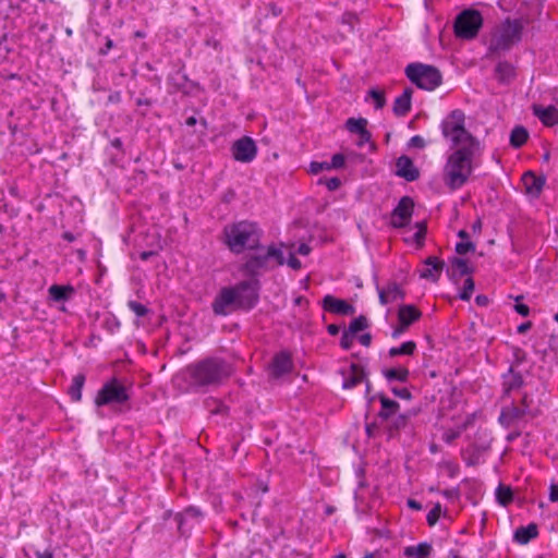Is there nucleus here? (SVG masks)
I'll list each match as a JSON object with an SVG mask.
<instances>
[{
  "label": "nucleus",
  "instance_id": "f257e3e1",
  "mask_svg": "<svg viewBox=\"0 0 558 558\" xmlns=\"http://www.w3.org/2000/svg\"><path fill=\"white\" fill-rule=\"evenodd\" d=\"M189 384L195 391L219 387L232 374L231 365L221 357L209 356L186 366Z\"/></svg>",
  "mask_w": 558,
  "mask_h": 558
},
{
  "label": "nucleus",
  "instance_id": "f03ea898",
  "mask_svg": "<svg viewBox=\"0 0 558 558\" xmlns=\"http://www.w3.org/2000/svg\"><path fill=\"white\" fill-rule=\"evenodd\" d=\"M223 243L233 254L262 248L264 230L256 221L240 220L229 223L222 230Z\"/></svg>",
  "mask_w": 558,
  "mask_h": 558
},
{
  "label": "nucleus",
  "instance_id": "7ed1b4c3",
  "mask_svg": "<svg viewBox=\"0 0 558 558\" xmlns=\"http://www.w3.org/2000/svg\"><path fill=\"white\" fill-rule=\"evenodd\" d=\"M448 156L444 168L445 184L452 191L462 187L474 169V157L481 151L480 146L462 145Z\"/></svg>",
  "mask_w": 558,
  "mask_h": 558
},
{
  "label": "nucleus",
  "instance_id": "20e7f679",
  "mask_svg": "<svg viewBox=\"0 0 558 558\" xmlns=\"http://www.w3.org/2000/svg\"><path fill=\"white\" fill-rule=\"evenodd\" d=\"M130 399V387L119 378L112 377L98 390L95 405L98 408L110 407L116 413H125L131 410Z\"/></svg>",
  "mask_w": 558,
  "mask_h": 558
},
{
  "label": "nucleus",
  "instance_id": "39448f33",
  "mask_svg": "<svg viewBox=\"0 0 558 558\" xmlns=\"http://www.w3.org/2000/svg\"><path fill=\"white\" fill-rule=\"evenodd\" d=\"M522 33V21L507 17L500 27L492 35L486 57L493 58L509 51L513 45L521 41Z\"/></svg>",
  "mask_w": 558,
  "mask_h": 558
},
{
  "label": "nucleus",
  "instance_id": "423d86ee",
  "mask_svg": "<svg viewBox=\"0 0 558 558\" xmlns=\"http://www.w3.org/2000/svg\"><path fill=\"white\" fill-rule=\"evenodd\" d=\"M465 114L460 109L452 110L441 122L442 136L451 142V147L462 145L480 146V141L464 126Z\"/></svg>",
  "mask_w": 558,
  "mask_h": 558
},
{
  "label": "nucleus",
  "instance_id": "0eeeda50",
  "mask_svg": "<svg viewBox=\"0 0 558 558\" xmlns=\"http://www.w3.org/2000/svg\"><path fill=\"white\" fill-rule=\"evenodd\" d=\"M404 73L412 84L424 90H435L442 83L440 71L430 64L413 62L405 66Z\"/></svg>",
  "mask_w": 558,
  "mask_h": 558
},
{
  "label": "nucleus",
  "instance_id": "6e6552de",
  "mask_svg": "<svg viewBox=\"0 0 558 558\" xmlns=\"http://www.w3.org/2000/svg\"><path fill=\"white\" fill-rule=\"evenodd\" d=\"M484 19L478 10L464 9L453 21L454 36L462 40H473L483 27Z\"/></svg>",
  "mask_w": 558,
  "mask_h": 558
},
{
  "label": "nucleus",
  "instance_id": "1a4fd4ad",
  "mask_svg": "<svg viewBox=\"0 0 558 558\" xmlns=\"http://www.w3.org/2000/svg\"><path fill=\"white\" fill-rule=\"evenodd\" d=\"M235 290L238 308L250 312L256 307L260 299L262 282L259 279H245L232 287Z\"/></svg>",
  "mask_w": 558,
  "mask_h": 558
},
{
  "label": "nucleus",
  "instance_id": "9d476101",
  "mask_svg": "<svg viewBox=\"0 0 558 558\" xmlns=\"http://www.w3.org/2000/svg\"><path fill=\"white\" fill-rule=\"evenodd\" d=\"M275 268L269 265L267 256L264 253V245L262 248L248 251L244 257L243 263L240 265V272L248 279H259L264 272L270 271Z\"/></svg>",
  "mask_w": 558,
  "mask_h": 558
},
{
  "label": "nucleus",
  "instance_id": "9b49d317",
  "mask_svg": "<svg viewBox=\"0 0 558 558\" xmlns=\"http://www.w3.org/2000/svg\"><path fill=\"white\" fill-rule=\"evenodd\" d=\"M211 310L216 316H228L232 312L240 311L235 290L232 287L221 288L211 303Z\"/></svg>",
  "mask_w": 558,
  "mask_h": 558
},
{
  "label": "nucleus",
  "instance_id": "f8f14e48",
  "mask_svg": "<svg viewBox=\"0 0 558 558\" xmlns=\"http://www.w3.org/2000/svg\"><path fill=\"white\" fill-rule=\"evenodd\" d=\"M414 211V201L410 196L400 198L398 205L390 214V226L396 229H402L410 225Z\"/></svg>",
  "mask_w": 558,
  "mask_h": 558
},
{
  "label": "nucleus",
  "instance_id": "ddd939ff",
  "mask_svg": "<svg viewBox=\"0 0 558 558\" xmlns=\"http://www.w3.org/2000/svg\"><path fill=\"white\" fill-rule=\"evenodd\" d=\"M422 316L421 311L412 304H402L398 310V326L391 332L393 339L399 338Z\"/></svg>",
  "mask_w": 558,
  "mask_h": 558
},
{
  "label": "nucleus",
  "instance_id": "4468645a",
  "mask_svg": "<svg viewBox=\"0 0 558 558\" xmlns=\"http://www.w3.org/2000/svg\"><path fill=\"white\" fill-rule=\"evenodd\" d=\"M231 154L234 160L243 163H250L257 156L256 143L250 136H242L233 142L231 146Z\"/></svg>",
  "mask_w": 558,
  "mask_h": 558
},
{
  "label": "nucleus",
  "instance_id": "2eb2a0df",
  "mask_svg": "<svg viewBox=\"0 0 558 558\" xmlns=\"http://www.w3.org/2000/svg\"><path fill=\"white\" fill-rule=\"evenodd\" d=\"M203 519V512L195 506L186 507L182 512H178L174 520L178 524L180 535L187 536L190 531Z\"/></svg>",
  "mask_w": 558,
  "mask_h": 558
},
{
  "label": "nucleus",
  "instance_id": "dca6fc26",
  "mask_svg": "<svg viewBox=\"0 0 558 558\" xmlns=\"http://www.w3.org/2000/svg\"><path fill=\"white\" fill-rule=\"evenodd\" d=\"M449 267L446 269V275L449 280L453 283H458L464 276H471L474 274L475 268L469 264V262L459 256H451L448 259Z\"/></svg>",
  "mask_w": 558,
  "mask_h": 558
},
{
  "label": "nucleus",
  "instance_id": "f3484780",
  "mask_svg": "<svg viewBox=\"0 0 558 558\" xmlns=\"http://www.w3.org/2000/svg\"><path fill=\"white\" fill-rule=\"evenodd\" d=\"M274 378H280L293 369V361L290 352L283 350L275 354L269 365Z\"/></svg>",
  "mask_w": 558,
  "mask_h": 558
},
{
  "label": "nucleus",
  "instance_id": "a211bd4d",
  "mask_svg": "<svg viewBox=\"0 0 558 558\" xmlns=\"http://www.w3.org/2000/svg\"><path fill=\"white\" fill-rule=\"evenodd\" d=\"M322 306L324 311L337 315L351 316L355 313V307L352 304L331 294L324 296L322 300Z\"/></svg>",
  "mask_w": 558,
  "mask_h": 558
},
{
  "label": "nucleus",
  "instance_id": "6ab92c4d",
  "mask_svg": "<svg viewBox=\"0 0 558 558\" xmlns=\"http://www.w3.org/2000/svg\"><path fill=\"white\" fill-rule=\"evenodd\" d=\"M396 174L408 182H413L420 178V170L409 156L402 155L396 160Z\"/></svg>",
  "mask_w": 558,
  "mask_h": 558
},
{
  "label": "nucleus",
  "instance_id": "aec40b11",
  "mask_svg": "<svg viewBox=\"0 0 558 558\" xmlns=\"http://www.w3.org/2000/svg\"><path fill=\"white\" fill-rule=\"evenodd\" d=\"M525 193L532 197H538L546 183L545 175H536L533 171H526L522 175Z\"/></svg>",
  "mask_w": 558,
  "mask_h": 558
},
{
  "label": "nucleus",
  "instance_id": "412c9836",
  "mask_svg": "<svg viewBox=\"0 0 558 558\" xmlns=\"http://www.w3.org/2000/svg\"><path fill=\"white\" fill-rule=\"evenodd\" d=\"M504 397H509L513 390H519L524 386V379L520 372L509 366L507 373L501 375Z\"/></svg>",
  "mask_w": 558,
  "mask_h": 558
},
{
  "label": "nucleus",
  "instance_id": "4be33fe9",
  "mask_svg": "<svg viewBox=\"0 0 558 558\" xmlns=\"http://www.w3.org/2000/svg\"><path fill=\"white\" fill-rule=\"evenodd\" d=\"M424 264L427 267L421 272V278L437 282L446 266L445 262L437 256H428Z\"/></svg>",
  "mask_w": 558,
  "mask_h": 558
},
{
  "label": "nucleus",
  "instance_id": "5701e85b",
  "mask_svg": "<svg viewBox=\"0 0 558 558\" xmlns=\"http://www.w3.org/2000/svg\"><path fill=\"white\" fill-rule=\"evenodd\" d=\"M343 376L342 388L343 389H352L356 387L359 384L366 380V372L365 369L355 363L350 365V371L347 373L344 371L341 372Z\"/></svg>",
  "mask_w": 558,
  "mask_h": 558
},
{
  "label": "nucleus",
  "instance_id": "b1692460",
  "mask_svg": "<svg viewBox=\"0 0 558 558\" xmlns=\"http://www.w3.org/2000/svg\"><path fill=\"white\" fill-rule=\"evenodd\" d=\"M526 415V410H520L519 405H511L501 409L498 422L506 428L511 427L515 422L522 420Z\"/></svg>",
  "mask_w": 558,
  "mask_h": 558
},
{
  "label": "nucleus",
  "instance_id": "393cba45",
  "mask_svg": "<svg viewBox=\"0 0 558 558\" xmlns=\"http://www.w3.org/2000/svg\"><path fill=\"white\" fill-rule=\"evenodd\" d=\"M533 114L537 117L545 126H554L558 124V109L555 106L543 107L533 105Z\"/></svg>",
  "mask_w": 558,
  "mask_h": 558
},
{
  "label": "nucleus",
  "instance_id": "a878e982",
  "mask_svg": "<svg viewBox=\"0 0 558 558\" xmlns=\"http://www.w3.org/2000/svg\"><path fill=\"white\" fill-rule=\"evenodd\" d=\"M494 75L501 85H509L517 76L515 68L509 61H499L495 69Z\"/></svg>",
  "mask_w": 558,
  "mask_h": 558
},
{
  "label": "nucleus",
  "instance_id": "bb28decb",
  "mask_svg": "<svg viewBox=\"0 0 558 558\" xmlns=\"http://www.w3.org/2000/svg\"><path fill=\"white\" fill-rule=\"evenodd\" d=\"M412 95V87H405L403 93L395 99L392 111L397 117H404L411 111Z\"/></svg>",
  "mask_w": 558,
  "mask_h": 558
},
{
  "label": "nucleus",
  "instance_id": "cd10ccee",
  "mask_svg": "<svg viewBox=\"0 0 558 558\" xmlns=\"http://www.w3.org/2000/svg\"><path fill=\"white\" fill-rule=\"evenodd\" d=\"M378 400L380 402L381 409L378 412L377 416L383 422H387L397 414V412L400 409V404L396 400L388 398L383 392H378Z\"/></svg>",
  "mask_w": 558,
  "mask_h": 558
},
{
  "label": "nucleus",
  "instance_id": "c85d7f7f",
  "mask_svg": "<svg viewBox=\"0 0 558 558\" xmlns=\"http://www.w3.org/2000/svg\"><path fill=\"white\" fill-rule=\"evenodd\" d=\"M488 449L489 444H472L462 451V458L468 466H475L480 464L482 454Z\"/></svg>",
  "mask_w": 558,
  "mask_h": 558
},
{
  "label": "nucleus",
  "instance_id": "c756f323",
  "mask_svg": "<svg viewBox=\"0 0 558 558\" xmlns=\"http://www.w3.org/2000/svg\"><path fill=\"white\" fill-rule=\"evenodd\" d=\"M49 299L53 302H66L75 294V289L71 284H52L48 289Z\"/></svg>",
  "mask_w": 558,
  "mask_h": 558
},
{
  "label": "nucleus",
  "instance_id": "7c9ffc66",
  "mask_svg": "<svg viewBox=\"0 0 558 558\" xmlns=\"http://www.w3.org/2000/svg\"><path fill=\"white\" fill-rule=\"evenodd\" d=\"M538 535V526L536 523H530L526 526L518 527L513 533V541L520 545L529 544Z\"/></svg>",
  "mask_w": 558,
  "mask_h": 558
},
{
  "label": "nucleus",
  "instance_id": "2f4dec72",
  "mask_svg": "<svg viewBox=\"0 0 558 558\" xmlns=\"http://www.w3.org/2000/svg\"><path fill=\"white\" fill-rule=\"evenodd\" d=\"M184 64L168 75V84L173 87L174 92H186L190 82L189 76L183 72Z\"/></svg>",
  "mask_w": 558,
  "mask_h": 558
},
{
  "label": "nucleus",
  "instance_id": "473e14b6",
  "mask_svg": "<svg viewBox=\"0 0 558 558\" xmlns=\"http://www.w3.org/2000/svg\"><path fill=\"white\" fill-rule=\"evenodd\" d=\"M282 246H284L283 243H279V245L275 243L267 246L264 245V253L267 256L269 265H272V262H275L274 266H282L286 264V258L281 250Z\"/></svg>",
  "mask_w": 558,
  "mask_h": 558
},
{
  "label": "nucleus",
  "instance_id": "72a5a7b5",
  "mask_svg": "<svg viewBox=\"0 0 558 558\" xmlns=\"http://www.w3.org/2000/svg\"><path fill=\"white\" fill-rule=\"evenodd\" d=\"M381 373L388 383H393V381L407 383L410 377V372L404 366L384 368L381 371Z\"/></svg>",
  "mask_w": 558,
  "mask_h": 558
},
{
  "label": "nucleus",
  "instance_id": "f704fd0d",
  "mask_svg": "<svg viewBox=\"0 0 558 558\" xmlns=\"http://www.w3.org/2000/svg\"><path fill=\"white\" fill-rule=\"evenodd\" d=\"M433 551L432 544L427 542L420 543L416 546H408L404 548L403 555L408 558H427Z\"/></svg>",
  "mask_w": 558,
  "mask_h": 558
},
{
  "label": "nucleus",
  "instance_id": "c9c22d12",
  "mask_svg": "<svg viewBox=\"0 0 558 558\" xmlns=\"http://www.w3.org/2000/svg\"><path fill=\"white\" fill-rule=\"evenodd\" d=\"M86 377L84 374L80 373L76 374L73 379L72 384L68 389V395L70 396L71 400L74 402H78L82 399V390L85 384Z\"/></svg>",
  "mask_w": 558,
  "mask_h": 558
},
{
  "label": "nucleus",
  "instance_id": "e433bc0d",
  "mask_svg": "<svg viewBox=\"0 0 558 558\" xmlns=\"http://www.w3.org/2000/svg\"><path fill=\"white\" fill-rule=\"evenodd\" d=\"M529 140V132L522 125H517L510 133V145L513 148L522 147Z\"/></svg>",
  "mask_w": 558,
  "mask_h": 558
},
{
  "label": "nucleus",
  "instance_id": "4c0bfd02",
  "mask_svg": "<svg viewBox=\"0 0 558 558\" xmlns=\"http://www.w3.org/2000/svg\"><path fill=\"white\" fill-rule=\"evenodd\" d=\"M416 351V343L412 340L403 342L399 347H392L388 351V355L390 357H396L398 355H408L412 356Z\"/></svg>",
  "mask_w": 558,
  "mask_h": 558
},
{
  "label": "nucleus",
  "instance_id": "58836bf2",
  "mask_svg": "<svg viewBox=\"0 0 558 558\" xmlns=\"http://www.w3.org/2000/svg\"><path fill=\"white\" fill-rule=\"evenodd\" d=\"M496 500L501 506H508L513 500V492L510 486L499 484L496 488Z\"/></svg>",
  "mask_w": 558,
  "mask_h": 558
},
{
  "label": "nucleus",
  "instance_id": "ea45409f",
  "mask_svg": "<svg viewBox=\"0 0 558 558\" xmlns=\"http://www.w3.org/2000/svg\"><path fill=\"white\" fill-rule=\"evenodd\" d=\"M367 120L365 118H349L345 121V129L352 134H360L366 130Z\"/></svg>",
  "mask_w": 558,
  "mask_h": 558
},
{
  "label": "nucleus",
  "instance_id": "a19ab883",
  "mask_svg": "<svg viewBox=\"0 0 558 558\" xmlns=\"http://www.w3.org/2000/svg\"><path fill=\"white\" fill-rule=\"evenodd\" d=\"M368 327L369 323L367 317L364 315H360L350 323L349 328L347 330L355 336L357 332L365 330Z\"/></svg>",
  "mask_w": 558,
  "mask_h": 558
},
{
  "label": "nucleus",
  "instance_id": "79ce46f5",
  "mask_svg": "<svg viewBox=\"0 0 558 558\" xmlns=\"http://www.w3.org/2000/svg\"><path fill=\"white\" fill-rule=\"evenodd\" d=\"M387 288L391 302L404 300L405 291L401 288L399 283H397L396 281H391L388 283Z\"/></svg>",
  "mask_w": 558,
  "mask_h": 558
},
{
  "label": "nucleus",
  "instance_id": "37998d69",
  "mask_svg": "<svg viewBox=\"0 0 558 558\" xmlns=\"http://www.w3.org/2000/svg\"><path fill=\"white\" fill-rule=\"evenodd\" d=\"M368 97L374 100L375 109H381L386 105L385 93L377 88H371L367 93Z\"/></svg>",
  "mask_w": 558,
  "mask_h": 558
},
{
  "label": "nucleus",
  "instance_id": "c03bdc74",
  "mask_svg": "<svg viewBox=\"0 0 558 558\" xmlns=\"http://www.w3.org/2000/svg\"><path fill=\"white\" fill-rule=\"evenodd\" d=\"M474 289H475L474 280L471 277H468L464 280V284H463V288H462V290H461V292L459 294V298L462 301H470Z\"/></svg>",
  "mask_w": 558,
  "mask_h": 558
},
{
  "label": "nucleus",
  "instance_id": "a18cd8bd",
  "mask_svg": "<svg viewBox=\"0 0 558 558\" xmlns=\"http://www.w3.org/2000/svg\"><path fill=\"white\" fill-rule=\"evenodd\" d=\"M128 307L137 316V317H145L148 315L151 311L145 306L142 303H138L134 300H130L128 302Z\"/></svg>",
  "mask_w": 558,
  "mask_h": 558
},
{
  "label": "nucleus",
  "instance_id": "49530a36",
  "mask_svg": "<svg viewBox=\"0 0 558 558\" xmlns=\"http://www.w3.org/2000/svg\"><path fill=\"white\" fill-rule=\"evenodd\" d=\"M513 361L510 366H513V369H517L521 364L526 361V353L523 349L519 347H514L512 350Z\"/></svg>",
  "mask_w": 558,
  "mask_h": 558
},
{
  "label": "nucleus",
  "instance_id": "de8ad7c7",
  "mask_svg": "<svg viewBox=\"0 0 558 558\" xmlns=\"http://www.w3.org/2000/svg\"><path fill=\"white\" fill-rule=\"evenodd\" d=\"M102 325L111 335L117 332L121 326L120 320L114 315L106 317Z\"/></svg>",
  "mask_w": 558,
  "mask_h": 558
},
{
  "label": "nucleus",
  "instance_id": "09e8293b",
  "mask_svg": "<svg viewBox=\"0 0 558 558\" xmlns=\"http://www.w3.org/2000/svg\"><path fill=\"white\" fill-rule=\"evenodd\" d=\"M441 514V505L437 502L433 509L427 513L426 521L429 526H434Z\"/></svg>",
  "mask_w": 558,
  "mask_h": 558
},
{
  "label": "nucleus",
  "instance_id": "8fccbe9b",
  "mask_svg": "<svg viewBox=\"0 0 558 558\" xmlns=\"http://www.w3.org/2000/svg\"><path fill=\"white\" fill-rule=\"evenodd\" d=\"M318 184H324L328 189V191L333 192L337 191L341 186V180L338 177L332 178H320L318 180Z\"/></svg>",
  "mask_w": 558,
  "mask_h": 558
},
{
  "label": "nucleus",
  "instance_id": "3c124183",
  "mask_svg": "<svg viewBox=\"0 0 558 558\" xmlns=\"http://www.w3.org/2000/svg\"><path fill=\"white\" fill-rule=\"evenodd\" d=\"M475 244L471 241H461L456 244L454 251L459 255H465L475 251Z\"/></svg>",
  "mask_w": 558,
  "mask_h": 558
},
{
  "label": "nucleus",
  "instance_id": "603ef678",
  "mask_svg": "<svg viewBox=\"0 0 558 558\" xmlns=\"http://www.w3.org/2000/svg\"><path fill=\"white\" fill-rule=\"evenodd\" d=\"M354 335L351 333L348 330H344L342 332L341 339H340V345L344 350H350L353 345Z\"/></svg>",
  "mask_w": 558,
  "mask_h": 558
},
{
  "label": "nucleus",
  "instance_id": "864d4df0",
  "mask_svg": "<svg viewBox=\"0 0 558 558\" xmlns=\"http://www.w3.org/2000/svg\"><path fill=\"white\" fill-rule=\"evenodd\" d=\"M324 170H330V166H329V162L327 161H312L311 165H310V171L313 173V174H318L319 172L324 171Z\"/></svg>",
  "mask_w": 558,
  "mask_h": 558
},
{
  "label": "nucleus",
  "instance_id": "5fc2aeb1",
  "mask_svg": "<svg viewBox=\"0 0 558 558\" xmlns=\"http://www.w3.org/2000/svg\"><path fill=\"white\" fill-rule=\"evenodd\" d=\"M345 163V157L343 154L337 153L331 157V162H329L330 169H340L343 168Z\"/></svg>",
  "mask_w": 558,
  "mask_h": 558
},
{
  "label": "nucleus",
  "instance_id": "6e6d98bb",
  "mask_svg": "<svg viewBox=\"0 0 558 558\" xmlns=\"http://www.w3.org/2000/svg\"><path fill=\"white\" fill-rule=\"evenodd\" d=\"M531 402H532V398L527 393H524L521 399L520 410H526V415H531L532 417H535L536 413L531 411Z\"/></svg>",
  "mask_w": 558,
  "mask_h": 558
},
{
  "label": "nucleus",
  "instance_id": "4d7b16f0",
  "mask_svg": "<svg viewBox=\"0 0 558 558\" xmlns=\"http://www.w3.org/2000/svg\"><path fill=\"white\" fill-rule=\"evenodd\" d=\"M391 392L400 398V399H403V400H411L413 398L411 391L408 389V388H398V387H392L391 388Z\"/></svg>",
  "mask_w": 558,
  "mask_h": 558
},
{
  "label": "nucleus",
  "instance_id": "13d9d810",
  "mask_svg": "<svg viewBox=\"0 0 558 558\" xmlns=\"http://www.w3.org/2000/svg\"><path fill=\"white\" fill-rule=\"evenodd\" d=\"M408 418L409 416L405 414L398 415L391 424V429L399 430L401 428H404L408 423Z\"/></svg>",
  "mask_w": 558,
  "mask_h": 558
},
{
  "label": "nucleus",
  "instance_id": "bf43d9fd",
  "mask_svg": "<svg viewBox=\"0 0 558 558\" xmlns=\"http://www.w3.org/2000/svg\"><path fill=\"white\" fill-rule=\"evenodd\" d=\"M376 290L378 292V299H379V303L381 305H387V304L391 303V300H390L389 293H388V288L383 289L378 284H376Z\"/></svg>",
  "mask_w": 558,
  "mask_h": 558
},
{
  "label": "nucleus",
  "instance_id": "052dcab7",
  "mask_svg": "<svg viewBox=\"0 0 558 558\" xmlns=\"http://www.w3.org/2000/svg\"><path fill=\"white\" fill-rule=\"evenodd\" d=\"M521 299H523V296H522V295L517 296V299H515L517 304L514 305V310H515V312H517L519 315H521V316H523V317H526V316H529V314H530V307H529L526 304L519 303V301H520Z\"/></svg>",
  "mask_w": 558,
  "mask_h": 558
},
{
  "label": "nucleus",
  "instance_id": "680f3d73",
  "mask_svg": "<svg viewBox=\"0 0 558 558\" xmlns=\"http://www.w3.org/2000/svg\"><path fill=\"white\" fill-rule=\"evenodd\" d=\"M409 147L424 148L426 146L425 140L421 135H414L409 141Z\"/></svg>",
  "mask_w": 558,
  "mask_h": 558
},
{
  "label": "nucleus",
  "instance_id": "e2e57ef3",
  "mask_svg": "<svg viewBox=\"0 0 558 558\" xmlns=\"http://www.w3.org/2000/svg\"><path fill=\"white\" fill-rule=\"evenodd\" d=\"M426 232H427L426 223H423V229L422 230H417L414 233L413 239H414V241L416 242V244L418 246H422L424 244Z\"/></svg>",
  "mask_w": 558,
  "mask_h": 558
},
{
  "label": "nucleus",
  "instance_id": "0e129e2a",
  "mask_svg": "<svg viewBox=\"0 0 558 558\" xmlns=\"http://www.w3.org/2000/svg\"><path fill=\"white\" fill-rule=\"evenodd\" d=\"M286 264H288L289 267H291L293 270H299L302 267V263L299 258L294 256V254H290L289 258L286 260Z\"/></svg>",
  "mask_w": 558,
  "mask_h": 558
},
{
  "label": "nucleus",
  "instance_id": "69168bd1",
  "mask_svg": "<svg viewBox=\"0 0 558 558\" xmlns=\"http://www.w3.org/2000/svg\"><path fill=\"white\" fill-rule=\"evenodd\" d=\"M357 135H359V141H357L356 145L359 147H362L364 144L371 142L372 134L367 129Z\"/></svg>",
  "mask_w": 558,
  "mask_h": 558
},
{
  "label": "nucleus",
  "instance_id": "338daca9",
  "mask_svg": "<svg viewBox=\"0 0 558 558\" xmlns=\"http://www.w3.org/2000/svg\"><path fill=\"white\" fill-rule=\"evenodd\" d=\"M549 500L551 502H558V485L555 483H551L549 486Z\"/></svg>",
  "mask_w": 558,
  "mask_h": 558
},
{
  "label": "nucleus",
  "instance_id": "774afa93",
  "mask_svg": "<svg viewBox=\"0 0 558 558\" xmlns=\"http://www.w3.org/2000/svg\"><path fill=\"white\" fill-rule=\"evenodd\" d=\"M35 556L37 558H54L53 551L50 548H46L45 550H35Z\"/></svg>",
  "mask_w": 558,
  "mask_h": 558
}]
</instances>
